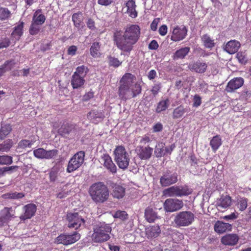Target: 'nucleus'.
Listing matches in <instances>:
<instances>
[{
	"instance_id": "obj_1",
	"label": "nucleus",
	"mask_w": 251,
	"mask_h": 251,
	"mask_svg": "<svg viewBox=\"0 0 251 251\" xmlns=\"http://www.w3.org/2000/svg\"><path fill=\"white\" fill-rule=\"evenodd\" d=\"M141 36V28L138 25H130L125 28L124 33L116 29L113 33L114 44L121 51L130 53L134 46L139 41Z\"/></svg>"
},
{
	"instance_id": "obj_2",
	"label": "nucleus",
	"mask_w": 251,
	"mask_h": 251,
	"mask_svg": "<svg viewBox=\"0 0 251 251\" xmlns=\"http://www.w3.org/2000/svg\"><path fill=\"white\" fill-rule=\"evenodd\" d=\"M135 78L130 73L125 74L119 82L118 94L120 100L126 101L127 100L136 97L142 91V86L139 82L133 83Z\"/></svg>"
},
{
	"instance_id": "obj_3",
	"label": "nucleus",
	"mask_w": 251,
	"mask_h": 251,
	"mask_svg": "<svg viewBox=\"0 0 251 251\" xmlns=\"http://www.w3.org/2000/svg\"><path fill=\"white\" fill-rule=\"evenodd\" d=\"M88 193L92 200L96 203H103L109 197V191L103 182L99 181L93 183L89 187Z\"/></svg>"
},
{
	"instance_id": "obj_4",
	"label": "nucleus",
	"mask_w": 251,
	"mask_h": 251,
	"mask_svg": "<svg viewBox=\"0 0 251 251\" xmlns=\"http://www.w3.org/2000/svg\"><path fill=\"white\" fill-rule=\"evenodd\" d=\"M112 228L110 225L100 223L93 227V233L91 236L92 241L94 243H103L110 238Z\"/></svg>"
},
{
	"instance_id": "obj_5",
	"label": "nucleus",
	"mask_w": 251,
	"mask_h": 251,
	"mask_svg": "<svg viewBox=\"0 0 251 251\" xmlns=\"http://www.w3.org/2000/svg\"><path fill=\"white\" fill-rule=\"evenodd\" d=\"M114 154V160L118 167L123 170L126 169L129 165L130 157L125 147L123 146L116 147Z\"/></svg>"
},
{
	"instance_id": "obj_6",
	"label": "nucleus",
	"mask_w": 251,
	"mask_h": 251,
	"mask_svg": "<svg viewBox=\"0 0 251 251\" xmlns=\"http://www.w3.org/2000/svg\"><path fill=\"white\" fill-rule=\"evenodd\" d=\"M192 193V190L187 186H173L163 191V195L166 197H182Z\"/></svg>"
},
{
	"instance_id": "obj_7",
	"label": "nucleus",
	"mask_w": 251,
	"mask_h": 251,
	"mask_svg": "<svg viewBox=\"0 0 251 251\" xmlns=\"http://www.w3.org/2000/svg\"><path fill=\"white\" fill-rule=\"evenodd\" d=\"M194 219L195 215L191 211H181L176 215L174 222L178 226H187L190 225Z\"/></svg>"
},
{
	"instance_id": "obj_8",
	"label": "nucleus",
	"mask_w": 251,
	"mask_h": 251,
	"mask_svg": "<svg viewBox=\"0 0 251 251\" xmlns=\"http://www.w3.org/2000/svg\"><path fill=\"white\" fill-rule=\"evenodd\" d=\"M85 152L80 151L76 152L69 160L67 172L72 173L77 170L84 163Z\"/></svg>"
},
{
	"instance_id": "obj_9",
	"label": "nucleus",
	"mask_w": 251,
	"mask_h": 251,
	"mask_svg": "<svg viewBox=\"0 0 251 251\" xmlns=\"http://www.w3.org/2000/svg\"><path fill=\"white\" fill-rule=\"evenodd\" d=\"M67 220L69 228L77 229L81 226H84L85 221L78 213H68L67 214Z\"/></svg>"
},
{
	"instance_id": "obj_10",
	"label": "nucleus",
	"mask_w": 251,
	"mask_h": 251,
	"mask_svg": "<svg viewBox=\"0 0 251 251\" xmlns=\"http://www.w3.org/2000/svg\"><path fill=\"white\" fill-rule=\"evenodd\" d=\"M80 238V234L75 231L72 234H61L56 237L55 242L67 246L75 243Z\"/></svg>"
},
{
	"instance_id": "obj_11",
	"label": "nucleus",
	"mask_w": 251,
	"mask_h": 251,
	"mask_svg": "<svg viewBox=\"0 0 251 251\" xmlns=\"http://www.w3.org/2000/svg\"><path fill=\"white\" fill-rule=\"evenodd\" d=\"M178 181V175L176 173H173L167 170L163 173L160 178V184L162 187L169 186L175 184Z\"/></svg>"
},
{
	"instance_id": "obj_12",
	"label": "nucleus",
	"mask_w": 251,
	"mask_h": 251,
	"mask_svg": "<svg viewBox=\"0 0 251 251\" xmlns=\"http://www.w3.org/2000/svg\"><path fill=\"white\" fill-rule=\"evenodd\" d=\"M183 206L182 200L168 199L164 203V208L167 212H174L180 209Z\"/></svg>"
},
{
	"instance_id": "obj_13",
	"label": "nucleus",
	"mask_w": 251,
	"mask_h": 251,
	"mask_svg": "<svg viewBox=\"0 0 251 251\" xmlns=\"http://www.w3.org/2000/svg\"><path fill=\"white\" fill-rule=\"evenodd\" d=\"M58 151L56 149L46 151L43 148H39L33 151L34 155L39 159H50L55 157Z\"/></svg>"
},
{
	"instance_id": "obj_14",
	"label": "nucleus",
	"mask_w": 251,
	"mask_h": 251,
	"mask_svg": "<svg viewBox=\"0 0 251 251\" xmlns=\"http://www.w3.org/2000/svg\"><path fill=\"white\" fill-rule=\"evenodd\" d=\"M187 31V28L184 25L181 26L176 25L173 29L171 40L174 42L182 40L186 37Z\"/></svg>"
},
{
	"instance_id": "obj_15",
	"label": "nucleus",
	"mask_w": 251,
	"mask_h": 251,
	"mask_svg": "<svg viewBox=\"0 0 251 251\" xmlns=\"http://www.w3.org/2000/svg\"><path fill=\"white\" fill-rule=\"evenodd\" d=\"M15 211L12 207H5L0 211L1 216H0V226H3L5 224H7L12 219L15 217Z\"/></svg>"
},
{
	"instance_id": "obj_16",
	"label": "nucleus",
	"mask_w": 251,
	"mask_h": 251,
	"mask_svg": "<svg viewBox=\"0 0 251 251\" xmlns=\"http://www.w3.org/2000/svg\"><path fill=\"white\" fill-rule=\"evenodd\" d=\"M24 213L20 216L21 221H25L33 217L36 212L37 206L34 203H29L25 205L23 208Z\"/></svg>"
},
{
	"instance_id": "obj_17",
	"label": "nucleus",
	"mask_w": 251,
	"mask_h": 251,
	"mask_svg": "<svg viewBox=\"0 0 251 251\" xmlns=\"http://www.w3.org/2000/svg\"><path fill=\"white\" fill-rule=\"evenodd\" d=\"M111 187V195L114 198L121 199L124 197L126 194V188L123 184L120 183H112Z\"/></svg>"
},
{
	"instance_id": "obj_18",
	"label": "nucleus",
	"mask_w": 251,
	"mask_h": 251,
	"mask_svg": "<svg viewBox=\"0 0 251 251\" xmlns=\"http://www.w3.org/2000/svg\"><path fill=\"white\" fill-rule=\"evenodd\" d=\"M136 151L138 157L141 160H148L152 155L153 152V148L150 147L149 146L145 147L143 146H138Z\"/></svg>"
},
{
	"instance_id": "obj_19",
	"label": "nucleus",
	"mask_w": 251,
	"mask_h": 251,
	"mask_svg": "<svg viewBox=\"0 0 251 251\" xmlns=\"http://www.w3.org/2000/svg\"><path fill=\"white\" fill-rule=\"evenodd\" d=\"M101 160L103 162V166L112 174L117 172V167L113 163L111 156L107 153L103 154L101 156Z\"/></svg>"
},
{
	"instance_id": "obj_20",
	"label": "nucleus",
	"mask_w": 251,
	"mask_h": 251,
	"mask_svg": "<svg viewBox=\"0 0 251 251\" xmlns=\"http://www.w3.org/2000/svg\"><path fill=\"white\" fill-rule=\"evenodd\" d=\"M87 117L92 123L98 124L100 121H102L104 118L105 116L103 111L93 109L88 112Z\"/></svg>"
},
{
	"instance_id": "obj_21",
	"label": "nucleus",
	"mask_w": 251,
	"mask_h": 251,
	"mask_svg": "<svg viewBox=\"0 0 251 251\" xmlns=\"http://www.w3.org/2000/svg\"><path fill=\"white\" fill-rule=\"evenodd\" d=\"M244 84V79L242 77H236L230 80L226 88L227 92H232L241 87Z\"/></svg>"
},
{
	"instance_id": "obj_22",
	"label": "nucleus",
	"mask_w": 251,
	"mask_h": 251,
	"mask_svg": "<svg viewBox=\"0 0 251 251\" xmlns=\"http://www.w3.org/2000/svg\"><path fill=\"white\" fill-rule=\"evenodd\" d=\"M207 65L206 63L201 62L198 60L189 64L188 68L191 71L197 73L202 74L207 70Z\"/></svg>"
},
{
	"instance_id": "obj_23",
	"label": "nucleus",
	"mask_w": 251,
	"mask_h": 251,
	"mask_svg": "<svg viewBox=\"0 0 251 251\" xmlns=\"http://www.w3.org/2000/svg\"><path fill=\"white\" fill-rule=\"evenodd\" d=\"M145 218L149 223H153L156 220L160 219V217L153 208L148 206L145 210Z\"/></svg>"
},
{
	"instance_id": "obj_24",
	"label": "nucleus",
	"mask_w": 251,
	"mask_h": 251,
	"mask_svg": "<svg viewBox=\"0 0 251 251\" xmlns=\"http://www.w3.org/2000/svg\"><path fill=\"white\" fill-rule=\"evenodd\" d=\"M231 204V199L229 196H222L217 203L219 210L223 211L229 207Z\"/></svg>"
},
{
	"instance_id": "obj_25",
	"label": "nucleus",
	"mask_w": 251,
	"mask_h": 251,
	"mask_svg": "<svg viewBox=\"0 0 251 251\" xmlns=\"http://www.w3.org/2000/svg\"><path fill=\"white\" fill-rule=\"evenodd\" d=\"M239 240L238 236L235 234H228L223 236L221 239V243L225 245L234 246L235 245Z\"/></svg>"
},
{
	"instance_id": "obj_26",
	"label": "nucleus",
	"mask_w": 251,
	"mask_h": 251,
	"mask_svg": "<svg viewBox=\"0 0 251 251\" xmlns=\"http://www.w3.org/2000/svg\"><path fill=\"white\" fill-rule=\"evenodd\" d=\"M240 46L239 42L235 40H231L226 43L224 49L228 53L233 54L237 52Z\"/></svg>"
},
{
	"instance_id": "obj_27",
	"label": "nucleus",
	"mask_w": 251,
	"mask_h": 251,
	"mask_svg": "<svg viewBox=\"0 0 251 251\" xmlns=\"http://www.w3.org/2000/svg\"><path fill=\"white\" fill-rule=\"evenodd\" d=\"M231 227V225L230 224L220 221H217L214 225V230L219 234H222L226 231L230 230Z\"/></svg>"
},
{
	"instance_id": "obj_28",
	"label": "nucleus",
	"mask_w": 251,
	"mask_h": 251,
	"mask_svg": "<svg viewBox=\"0 0 251 251\" xmlns=\"http://www.w3.org/2000/svg\"><path fill=\"white\" fill-rule=\"evenodd\" d=\"M85 82L84 78L83 76H80L76 74H73L71 80V84L73 89H78L81 87Z\"/></svg>"
},
{
	"instance_id": "obj_29",
	"label": "nucleus",
	"mask_w": 251,
	"mask_h": 251,
	"mask_svg": "<svg viewBox=\"0 0 251 251\" xmlns=\"http://www.w3.org/2000/svg\"><path fill=\"white\" fill-rule=\"evenodd\" d=\"M160 233L161 229L158 225L150 226L146 228V233L148 238H156Z\"/></svg>"
},
{
	"instance_id": "obj_30",
	"label": "nucleus",
	"mask_w": 251,
	"mask_h": 251,
	"mask_svg": "<svg viewBox=\"0 0 251 251\" xmlns=\"http://www.w3.org/2000/svg\"><path fill=\"white\" fill-rule=\"evenodd\" d=\"M127 7L126 12L132 18H135L138 16V12L136 10V5L134 0H129L126 4Z\"/></svg>"
},
{
	"instance_id": "obj_31",
	"label": "nucleus",
	"mask_w": 251,
	"mask_h": 251,
	"mask_svg": "<svg viewBox=\"0 0 251 251\" xmlns=\"http://www.w3.org/2000/svg\"><path fill=\"white\" fill-rule=\"evenodd\" d=\"M190 51V48L189 47L181 48L175 51L172 57L174 60L183 59L188 54Z\"/></svg>"
},
{
	"instance_id": "obj_32",
	"label": "nucleus",
	"mask_w": 251,
	"mask_h": 251,
	"mask_svg": "<svg viewBox=\"0 0 251 251\" xmlns=\"http://www.w3.org/2000/svg\"><path fill=\"white\" fill-rule=\"evenodd\" d=\"M72 21L74 25L77 28H82L83 26V14L81 12L75 13L72 15Z\"/></svg>"
},
{
	"instance_id": "obj_33",
	"label": "nucleus",
	"mask_w": 251,
	"mask_h": 251,
	"mask_svg": "<svg viewBox=\"0 0 251 251\" xmlns=\"http://www.w3.org/2000/svg\"><path fill=\"white\" fill-rule=\"evenodd\" d=\"M46 19L45 16L42 14V9H40L34 13L32 22L41 25L45 23Z\"/></svg>"
},
{
	"instance_id": "obj_34",
	"label": "nucleus",
	"mask_w": 251,
	"mask_h": 251,
	"mask_svg": "<svg viewBox=\"0 0 251 251\" xmlns=\"http://www.w3.org/2000/svg\"><path fill=\"white\" fill-rule=\"evenodd\" d=\"M25 196V194L22 192H11L2 194L1 198L5 200H19L22 199Z\"/></svg>"
},
{
	"instance_id": "obj_35",
	"label": "nucleus",
	"mask_w": 251,
	"mask_h": 251,
	"mask_svg": "<svg viewBox=\"0 0 251 251\" xmlns=\"http://www.w3.org/2000/svg\"><path fill=\"white\" fill-rule=\"evenodd\" d=\"M100 44L98 42H94L90 49V53L91 55L94 58H99L101 56L100 52Z\"/></svg>"
},
{
	"instance_id": "obj_36",
	"label": "nucleus",
	"mask_w": 251,
	"mask_h": 251,
	"mask_svg": "<svg viewBox=\"0 0 251 251\" xmlns=\"http://www.w3.org/2000/svg\"><path fill=\"white\" fill-rule=\"evenodd\" d=\"M222 144V139L219 135L214 136L210 141V146L214 152L218 150Z\"/></svg>"
},
{
	"instance_id": "obj_37",
	"label": "nucleus",
	"mask_w": 251,
	"mask_h": 251,
	"mask_svg": "<svg viewBox=\"0 0 251 251\" xmlns=\"http://www.w3.org/2000/svg\"><path fill=\"white\" fill-rule=\"evenodd\" d=\"M170 104V100L168 98L162 100L157 104L155 111L159 113L162 111H165L169 107Z\"/></svg>"
},
{
	"instance_id": "obj_38",
	"label": "nucleus",
	"mask_w": 251,
	"mask_h": 251,
	"mask_svg": "<svg viewBox=\"0 0 251 251\" xmlns=\"http://www.w3.org/2000/svg\"><path fill=\"white\" fill-rule=\"evenodd\" d=\"M187 111V109L182 105L177 106L174 109L172 113L174 119H178L182 117L184 114Z\"/></svg>"
},
{
	"instance_id": "obj_39",
	"label": "nucleus",
	"mask_w": 251,
	"mask_h": 251,
	"mask_svg": "<svg viewBox=\"0 0 251 251\" xmlns=\"http://www.w3.org/2000/svg\"><path fill=\"white\" fill-rule=\"evenodd\" d=\"M24 25L23 22H19V24L14 27L11 34L12 36L17 40H19L23 34Z\"/></svg>"
},
{
	"instance_id": "obj_40",
	"label": "nucleus",
	"mask_w": 251,
	"mask_h": 251,
	"mask_svg": "<svg viewBox=\"0 0 251 251\" xmlns=\"http://www.w3.org/2000/svg\"><path fill=\"white\" fill-rule=\"evenodd\" d=\"M74 128V126L68 123L63 124L61 127L58 129V133L61 136H65L69 134Z\"/></svg>"
},
{
	"instance_id": "obj_41",
	"label": "nucleus",
	"mask_w": 251,
	"mask_h": 251,
	"mask_svg": "<svg viewBox=\"0 0 251 251\" xmlns=\"http://www.w3.org/2000/svg\"><path fill=\"white\" fill-rule=\"evenodd\" d=\"M201 40L203 45L206 48L212 49L215 45L214 40H212L207 34L202 35L201 37Z\"/></svg>"
},
{
	"instance_id": "obj_42",
	"label": "nucleus",
	"mask_w": 251,
	"mask_h": 251,
	"mask_svg": "<svg viewBox=\"0 0 251 251\" xmlns=\"http://www.w3.org/2000/svg\"><path fill=\"white\" fill-rule=\"evenodd\" d=\"M15 64L13 60L6 61L4 64L0 67V76L2 75L6 71L10 70Z\"/></svg>"
},
{
	"instance_id": "obj_43",
	"label": "nucleus",
	"mask_w": 251,
	"mask_h": 251,
	"mask_svg": "<svg viewBox=\"0 0 251 251\" xmlns=\"http://www.w3.org/2000/svg\"><path fill=\"white\" fill-rule=\"evenodd\" d=\"M165 144L161 142L156 146L154 153L156 157L159 158L165 155L164 152Z\"/></svg>"
},
{
	"instance_id": "obj_44",
	"label": "nucleus",
	"mask_w": 251,
	"mask_h": 251,
	"mask_svg": "<svg viewBox=\"0 0 251 251\" xmlns=\"http://www.w3.org/2000/svg\"><path fill=\"white\" fill-rule=\"evenodd\" d=\"M10 125H2L0 129V139H4L11 131Z\"/></svg>"
},
{
	"instance_id": "obj_45",
	"label": "nucleus",
	"mask_w": 251,
	"mask_h": 251,
	"mask_svg": "<svg viewBox=\"0 0 251 251\" xmlns=\"http://www.w3.org/2000/svg\"><path fill=\"white\" fill-rule=\"evenodd\" d=\"M88 72L89 69L87 66L81 65L76 68V70L74 74H76L77 75L83 76V78H85Z\"/></svg>"
},
{
	"instance_id": "obj_46",
	"label": "nucleus",
	"mask_w": 251,
	"mask_h": 251,
	"mask_svg": "<svg viewBox=\"0 0 251 251\" xmlns=\"http://www.w3.org/2000/svg\"><path fill=\"white\" fill-rule=\"evenodd\" d=\"M12 163V156L8 155H0V165H9Z\"/></svg>"
},
{
	"instance_id": "obj_47",
	"label": "nucleus",
	"mask_w": 251,
	"mask_h": 251,
	"mask_svg": "<svg viewBox=\"0 0 251 251\" xmlns=\"http://www.w3.org/2000/svg\"><path fill=\"white\" fill-rule=\"evenodd\" d=\"M248 206V199L245 198H240L237 201V207L241 211L245 210Z\"/></svg>"
},
{
	"instance_id": "obj_48",
	"label": "nucleus",
	"mask_w": 251,
	"mask_h": 251,
	"mask_svg": "<svg viewBox=\"0 0 251 251\" xmlns=\"http://www.w3.org/2000/svg\"><path fill=\"white\" fill-rule=\"evenodd\" d=\"M13 145L12 141L11 140L4 141L3 143L0 144V148L1 152H8Z\"/></svg>"
},
{
	"instance_id": "obj_49",
	"label": "nucleus",
	"mask_w": 251,
	"mask_h": 251,
	"mask_svg": "<svg viewBox=\"0 0 251 251\" xmlns=\"http://www.w3.org/2000/svg\"><path fill=\"white\" fill-rule=\"evenodd\" d=\"M11 15L10 11L6 8L0 7V20H5L8 19Z\"/></svg>"
},
{
	"instance_id": "obj_50",
	"label": "nucleus",
	"mask_w": 251,
	"mask_h": 251,
	"mask_svg": "<svg viewBox=\"0 0 251 251\" xmlns=\"http://www.w3.org/2000/svg\"><path fill=\"white\" fill-rule=\"evenodd\" d=\"M109 65L115 68L118 67L122 64V62L120 61L118 58L111 56L108 57Z\"/></svg>"
},
{
	"instance_id": "obj_51",
	"label": "nucleus",
	"mask_w": 251,
	"mask_h": 251,
	"mask_svg": "<svg viewBox=\"0 0 251 251\" xmlns=\"http://www.w3.org/2000/svg\"><path fill=\"white\" fill-rule=\"evenodd\" d=\"M39 25H40L35 24V23L31 22V24L29 29V33L32 35H35L37 34L40 29V28L39 26Z\"/></svg>"
},
{
	"instance_id": "obj_52",
	"label": "nucleus",
	"mask_w": 251,
	"mask_h": 251,
	"mask_svg": "<svg viewBox=\"0 0 251 251\" xmlns=\"http://www.w3.org/2000/svg\"><path fill=\"white\" fill-rule=\"evenodd\" d=\"M162 86L161 83L159 82L156 84H154L151 90V91L152 94L155 97L158 95V94L160 91Z\"/></svg>"
},
{
	"instance_id": "obj_53",
	"label": "nucleus",
	"mask_w": 251,
	"mask_h": 251,
	"mask_svg": "<svg viewBox=\"0 0 251 251\" xmlns=\"http://www.w3.org/2000/svg\"><path fill=\"white\" fill-rule=\"evenodd\" d=\"M10 44V40L8 38H4L0 39V49L6 48Z\"/></svg>"
},
{
	"instance_id": "obj_54",
	"label": "nucleus",
	"mask_w": 251,
	"mask_h": 251,
	"mask_svg": "<svg viewBox=\"0 0 251 251\" xmlns=\"http://www.w3.org/2000/svg\"><path fill=\"white\" fill-rule=\"evenodd\" d=\"M127 216L128 215L126 212L123 211H118L115 213L114 217L124 220L127 218Z\"/></svg>"
},
{
	"instance_id": "obj_55",
	"label": "nucleus",
	"mask_w": 251,
	"mask_h": 251,
	"mask_svg": "<svg viewBox=\"0 0 251 251\" xmlns=\"http://www.w3.org/2000/svg\"><path fill=\"white\" fill-rule=\"evenodd\" d=\"M236 57L238 61L243 64H245L247 62V57L244 52H238L236 54Z\"/></svg>"
},
{
	"instance_id": "obj_56",
	"label": "nucleus",
	"mask_w": 251,
	"mask_h": 251,
	"mask_svg": "<svg viewBox=\"0 0 251 251\" xmlns=\"http://www.w3.org/2000/svg\"><path fill=\"white\" fill-rule=\"evenodd\" d=\"M58 176V171L52 169L49 173V178L50 182H54L56 180Z\"/></svg>"
},
{
	"instance_id": "obj_57",
	"label": "nucleus",
	"mask_w": 251,
	"mask_h": 251,
	"mask_svg": "<svg viewBox=\"0 0 251 251\" xmlns=\"http://www.w3.org/2000/svg\"><path fill=\"white\" fill-rule=\"evenodd\" d=\"M201 98L198 95H195L193 98V106L198 107L201 105Z\"/></svg>"
},
{
	"instance_id": "obj_58",
	"label": "nucleus",
	"mask_w": 251,
	"mask_h": 251,
	"mask_svg": "<svg viewBox=\"0 0 251 251\" xmlns=\"http://www.w3.org/2000/svg\"><path fill=\"white\" fill-rule=\"evenodd\" d=\"M31 145V142L28 140H22L19 143V146L22 148L30 147Z\"/></svg>"
},
{
	"instance_id": "obj_59",
	"label": "nucleus",
	"mask_w": 251,
	"mask_h": 251,
	"mask_svg": "<svg viewBox=\"0 0 251 251\" xmlns=\"http://www.w3.org/2000/svg\"><path fill=\"white\" fill-rule=\"evenodd\" d=\"M77 48L75 45L70 46L67 50V54L68 55L74 56L75 54Z\"/></svg>"
},
{
	"instance_id": "obj_60",
	"label": "nucleus",
	"mask_w": 251,
	"mask_h": 251,
	"mask_svg": "<svg viewBox=\"0 0 251 251\" xmlns=\"http://www.w3.org/2000/svg\"><path fill=\"white\" fill-rule=\"evenodd\" d=\"M251 97V91H244L242 93L241 98L242 100H244L246 101L248 100Z\"/></svg>"
},
{
	"instance_id": "obj_61",
	"label": "nucleus",
	"mask_w": 251,
	"mask_h": 251,
	"mask_svg": "<svg viewBox=\"0 0 251 251\" xmlns=\"http://www.w3.org/2000/svg\"><path fill=\"white\" fill-rule=\"evenodd\" d=\"M86 25L90 29L95 30L96 29L95 21L91 18H89L86 22Z\"/></svg>"
},
{
	"instance_id": "obj_62",
	"label": "nucleus",
	"mask_w": 251,
	"mask_h": 251,
	"mask_svg": "<svg viewBox=\"0 0 251 251\" xmlns=\"http://www.w3.org/2000/svg\"><path fill=\"white\" fill-rule=\"evenodd\" d=\"M160 18H155L152 22L151 25V28L153 31H155L157 29V25L159 22Z\"/></svg>"
},
{
	"instance_id": "obj_63",
	"label": "nucleus",
	"mask_w": 251,
	"mask_h": 251,
	"mask_svg": "<svg viewBox=\"0 0 251 251\" xmlns=\"http://www.w3.org/2000/svg\"><path fill=\"white\" fill-rule=\"evenodd\" d=\"M168 31V27L166 25H161L158 30L159 33L161 36H165Z\"/></svg>"
},
{
	"instance_id": "obj_64",
	"label": "nucleus",
	"mask_w": 251,
	"mask_h": 251,
	"mask_svg": "<svg viewBox=\"0 0 251 251\" xmlns=\"http://www.w3.org/2000/svg\"><path fill=\"white\" fill-rule=\"evenodd\" d=\"M154 132H160L163 129V125L160 123L155 124L152 127Z\"/></svg>"
}]
</instances>
